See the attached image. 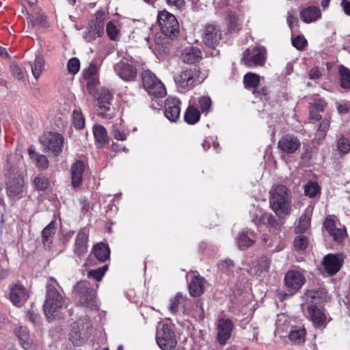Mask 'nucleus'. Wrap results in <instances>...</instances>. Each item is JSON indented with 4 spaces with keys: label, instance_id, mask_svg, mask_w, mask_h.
<instances>
[{
    "label": "nucleus",
    "instance_id": "nucleus-18",
    "mask_svg": "<svg viewBox=\"0 0 350 350\" xmlns=\"http://www.w3.org/2000/svg\"><path fill=\"white\" fill-rule=\"evenodd\" d=\"M180 102L176 98H168L165 103V116L171 122H176L180 117Z\"/></svg>",
    "mask_w": 350,
    "mask_h": 350
},
{
    "label": "nucleus",
    "instance_id": "nucleus-24",
    "mask_svg": "<svg viewBox=\"0 0 350 350\" xmlns=\"http://www.w3.org/2000/svg\"><path fill=\"white\" fill-rule=\"evenodd\" d=\"M28 153L30 159L40 170H45L49 167V161L46 156L36 152L33 146L28 148Z\"/></svg>",
    "mask_w": 350,
    "mask_h": 350
},
{
    "label": "nucleus",
    "instance_id": "nucleus-33",
    "mask_svg": "<svg viewBox=\"0 0 350 350\" xmlns=\"http://www.w3.org/2000/svg\"><path fill=\"white\" fill-rule=\"evenodd\" d=\"M200 118V113L194 106H189L185 114V121L189 124H196Z\"/></svg>",
    "mask_w": 350,
    "mask_h": 350
},
{
    "label": "nucleus",
    "instance_id": "nucleus-59",
    "mask_svg": "<svg viewBox=\"0 0 350 350\" xmlns=\"http://www.w3.org/2000/svg\"><path fill=\"white\" fill-rule=\"evenodd\" d=\"M10 71L12 75L17 79L22 80L23 79V74L21 68L16 64H12L10 66Z\"/></svg>",
    "mask_w": 350,
    "mask_h": 350
},
{
    "label": "nucleus",
    "instance_id": "nucleus-54",
    "mask_svg": "<svg viewBox=\"0 0 350 350\" xmlns=\"http://www.w3.org/2000/svg\"><path fill=\"white\" fill-rule=\"evenodd\" d=\"M329 129V121L328 120H323L319 125V129L317 132V136L319 138L323 139L326 135V132Z\"/></svg>",
    "mask_w": 350,
    "mask_h": 350
},
{
    "label": "nucleus",
    "instance_id": "nucleus-38",
    "mask_svg": "<svg viewBox=\"0 0 350 350\" xmlns=\"http://www.w3.org/2000/svg\"><path fill=\"white\" fill-rule=\"evenodd\" d=\"M260 82L259 75L253 73L247 72L243 77V83L246 88H256Z\"/></svg>",
    "mask_w": 350,
    "mask_h": 350
},
{
    "label": "nucleus",
    "instance_id": "nucleus-3",
    "mask_svg": "<svg viewBox=\"0 0 350 350\" xmlns=\"http://www.w3.org/2000/svg\"><path fill=\"white\" fill-rule=\"evenodd\" d=\"M206 77L198 68H194L183 70L175 77L174 81L179 88L191 90L198 84L201 83Z\"/></svg>",
    "mask_w": 350,
    "mask_h": 350
},
{
    "label": "nucleus",
    "instance_id": "nucleus-49",
    "mask_svg": "<svg viewBox=\"0 0 350 350\" xmlns=\"http://www.w3.org/2000/svg\"><path fill=\"white\" fill-rule=\"evenodd\" d=\"M226 19L230 31H237L241 29L239 20L236 16L233 14H229Z\"/></svg>",
    "mask_w": 350,
    "mask_h": 350
},
{
    "label": "nucleus",
    "instance_id": "nucleus-62",
    "mask_svg": "<svg viewBox=\"0 0 350 350\" xmlns=\"http://www.w3.org/2000/svg\"><path fill=\"white\" fill-rule=\"evenodd\" d=\"M166 3L177 10H180L185 5L184 0H166Z\"/></svg>",
    "mask_w": 350,
    "mask_h": 350
},
{
    "label": "nucleus",
    "instance_id": "nucleus-41",
    "mask_svg": "<svg viewBox=\"0 0 350 350\" xmlns=\"http://www.w3.org/2000/svg\"><path fill=\"white\" fill-rule=\"evenodd\" d=\"M254 241L245 233H241L237 239V244L239 249L245 250L254 244Z\"/></svg>",
    "mask_w": 350,
    "mask_h": 350
},
{
    "label": "nucleus",
    "instance_id": "nucleus-6",
    "mask_svg": "<svg viewBox=\"0 0 350 350\" xmlns=\"http://www.w3.org/2000/svg\"><path fill=\"white\" fill-rule=\"evenodd\" d=\"M142 80L145 90L150 95L161 98L166 95V90L163 84L150 71H143L142 73Z\"/></svg>",
    "mask_w": 350,
    "mask_h": 350
},
{
    "label": "nucleus",
    "instance_id": "nucleus-11",
    "mask_svg": "<svg viewBox=\"0 0 350 350\" xmlns=\"http://www.w3.org/2000/svg\"><path fill=\"white\" fill-rule=\"evenodd\" d=\"M83 79L86 81L87 90L90 94L94 95L99 84L98 67L94 63L83 70Z\"/></svg>",
    "mask_w": 350,
    "mask_h": 350
},
{
    "label": "nucleus",
    "instance_id": "nucleus-57",
    "mask_svg": "<svg viewBox=\"0 0 350 350\" xmlns=\"http://www.w3.org/2000/svg\"><path fill=\"white\" fill-rule=\"evenodd\" d=\"M107 33L111 40H115L117 38L118 30L113 23H108L107 25Z\"/></svg>",
    "mask_w": 350,
    "mask_h": 350
},
{
    "label": "nucleus",
    "instance_id": "nucleus-40",
    "mask_svg": "<svg viewBox=\"0 0 350 350\" xmlns=\"http://www.w3.org/2000/svg\"><path fill=\"white\" fill-rule=\"evenodd\" d=\"M72 124L77 129H81L85 126V118L80 110L75 109L72 113Z\"/></svg>",
    "mask_w": 350,
    "mask_h": 350
},
{
    "label": "nucleus",
    "instance_id": "nucleus-55",
    "mask_svg": "<svg viewBox=\"0 0 350 350\" xmlns=\"http://www.w3.org/2000/svg\"><path fill=\"white\" fill-rule=\"evenodd\" d=\"M264 217H265V221L267 220L268 224L271 227H272L275 229H279L280 228L281 224L278 220V219L273 215L269 214V213H264Z\"/></svg>",
    "mask_w": 350,
    "mask_h": 350
},
{
    "label": "nucleus",
    "instance_id": "nucleus-35",
    "mask_svg": "<svg viewBox=\"0 0 350 350\" xmlns=\"http://www.w3.org/2000/svg\"><path fill=\"white\" fill-rule=\"evenodd\" d=\"M339 73L340 86L344 89H350V70L342 65L339 68Z\"/></svg>",
    "mask_w": 350,
    "mask_h": 350
},
{
    "label": "nucleus",
    "instance_id": "nucleus-60",
    "mask_svg": "<svg viewBox=\"0 0 350 350\" xmlns=\"http://www.w3.org/2000/svg\"><path fill=\"white\" fill-rule=\"evenodd\" d=\"M16 334L20 340H25L29 338L28 329L25 327H21L16 329Z\"/></svg>",
    "mask_w": 350,
    "mask_h": 350
},
{
    "label": "nucleus",
    "instance_id": "nucleus-34",
    "mask_svg": "<svg viewBox=\"0 0 350 350\" xmlns=\"http://www.w3.org/2000/svg\"><path fill=\"white\" fill-rule=\"evenodd\" d=\"M306 213L301 215L299 217L298 224L296 226L295 231L296 233L304 232L310 226V215Z\"/></svg>",
    "mask_w": 350,
    "mask_h": 350
},
{
    "label": "nucleus",
    "instance_id": "nucleus-43",
    "mask_svg": "<svg viewBox=\"0 0 350 350\" xmlns=\"http://www.w3.org/2000/svg\"><path fill=\"white\" fill-rule=\"evenodd\" d=\"M105 18V12L100 10H98L96 12L94 15V18L91 21L90 23L91 25L98 28V29H101L103 31L104 29V21Z\"/></svg>",
    "mask_w": 350,
    "mask_h": 350
},
{
    "label": "nucleus",
    "instance_id": "nucleus-44",
    "mask_svg": "<svg viewBox=\"0 0 350 350\" xmlns=\"http://www.w3.org/2000/svg\"><path fill=\"white\" fill-rule=\"evenodd\" d=\"M198 105L202 113L207 114L211 109L212 101L210 97L203 96L199 98Z\"/></svg>",
    "mask_w": 350,
    "mask_h": 350
},
{
    "label": "nucleus",
    "instance_id": "nucleus-51",
    "mask_svg": "<svg viewBox=\"0 0 350 350\" xmlns=\"http://www.w3.org/2000/svg\"><path fill=\"white\" fill-rule=\"evenodd\" d=\"M218 269L224 273H228L232 271L234 267V264L232 260L230 259H226L221 260L218 265Z\"/></svg>",
    "mask_w": 350,
    "mask_h": 350
},
{
    "label": "nucleus",
    "instance_id": "nucleus-63",
    "mask_svg": "<svg viewBox=\"0 0 350 350\" xmlns=\"http://www.w3.org/2000/svg\"><path fill=\"white\" fill-rule=\"evenodd\" d=\"M324 227L330 233L336 228L335 221L330 217H327L324 221Z\"/></svg>",
    "mask_w": 350,
    "mask_h": 350
},
{
    "label": "nucleus",
    "instance_id": "nucleus-8",
    "mask_svg": "<svg viewBox=\"0 0 350 350\" xmlns=\"http://www.w3.org/2000/svg\"><path fill=\"white\" fill-rule=\"evenodd\" d=\"M77 293L81 304L91 310L98 308L96 292L91 289L87 282H82L77 286Z\"/></svg>",
    "mask_w": 350,
    "mask_h": 350
},
{
    "label": "nucleus",
    "instance_id": "nucleus-10",
    "mask_svg": "<svg viewBox=\"0 0 350 350\" xmlns=\"http://www.w3.org/2000/svg\"><path fill=\"white\" fill-rule=\"evenodd\" d=\"M64 141V137L59 133L49 132L43 135L41 143L46 148L57 155L62 150Z\"/></svg>",
    "mask_w": 350,
    "mask_h": 350
},
{
    "label": "nucleus",
    "instance_id": "nucleus-39",
    "mask_svg": "<svg viewBox=\"0 0 350 350\" xmlns=\"http://www.w3.org/2000/svg\"><path fill=\"white\" fill-rule=\"evenodd\" d=\"M103 33V31L101 29H98V27L94 26L93 25L89 24L88 31L84 35V38L88 42H92L96 39L97 38L100 37L101 34Z\"/></svg>",
    "mask_w": 350,
    "mask_h": 350
},
{
    "label": "nucleus",
    "instance_id": "nucleus-50",
    "mask_svg": "<svg viewBox=\"0 0 350 350\" xmlns=\"http://www.w3.org/2000/svg\"><path fill=\"white\" fill-rule=\"evenodd\" d=\"M337 148L341 154H347L350 150V144L349 140L343 136L340 137L337 142Z\"/></svg>",
    "mask_w": 350,
    "mask_h": 350
},
{
    "label": "nucleus",
    "instance_id": "nucleus-21",
    "mask_svg": "<svg viewBox=\"0 0 350 350\" xmlns=\"http://www.w3.org/2000/svg\"><path fill=\"white\" fill-rule=\"evenodd\" d=\"M308 311L313 323L319 327H324L327 323V317L323 312L315 305H310Z\"/></svg>",
    "mask_w": 350,
    "mask_h": 350
},
{
    "label": "nucleus",
    "instance_id": "nucleus-37",
    "mask_svg": "<svg viewBox=\"0 0 350 350\" xmlns=\"http://www.w3.org/2000/svg\"><path fill=\"white\" fill-rule=\"evenodd\" d=\"M28 23L29 27L31 25V27H33L36 25H40L42 27H46L48 26L46 17L44 15L37 13L35 16L31 15L28 17Z\"/></svg>",
    "mask_w": 350,
    "mask_h": 350
},
{
    "label": "nucleus",
    "instance_id": "nucleus-27",
    "mask_svg": "<svg viewBox=\"0 0 350 350\" xmlns=\"http://www.w3.org/2000/svg\"><path fill=\"white\" fill-rule=\"evenodd\" d=\"M189 293L193 297H199L204 291V279L194 275L189 284Z\"/></svg>",
    "mask_w": 350,
    "mask_h": 350
},
{
    "label": "nucleus",
    "instance_id": "nucleus-5",
    "mask_svg": "<svg viewBox=\"0 0 350 350\" xmlns=\"http://www.w3.org/2000/svg\"><path fill=\"white\" fill-rule=\"evenodd\" d=\"M156 341L162 350L174 349L177 345L175 332L167 324H160L157 327Z\"/></svg>",
    "mask_w": 350,
    "mask_h": 350
},
{
    "label": "nucleus",
    "instance_id": "nucleus-36",
    "mask_svg": "<svg viewBox=\"0 0 350 350\" xmlns=\"http://www.w3.org/2000/svg\"><path fill=\"white\" fill-rule=\"evenodd\" d=\"M31 68V72L36 79H38L41 75L44 66V62L42 57L36 56L33 64H30Z\"/></svg>",
    "mask_w": 350,
    "mask_h": 350
},
{
    "label": "nucleus",
    "instance_id": "nucleus-2",
    "mask_svg": "<svg viewBox=\"0 0 350 350\" xmlns=\"http://www.w3.org/2000/svg\"><path fill=\"white\" fill-rule=\"evenodd\" d=\"M272 210L279 217H285L291 211L290 191L284 185L275 187L271 193L269 200Z\"/></svg>",
    "mask_w": 350,
    "mask_h": 350
},
{
    "label": "nucleus",
    "instance_id": "nucleus-56",
    "mask_svg": "<svg viewBox=\"0 0 350 350\" xmlns=\"http://www.w3.org/2000/svg\"><path fill=\"white\" fill-rule=\"evenodd\" d=\"M250 215L252 217V221L256 226H259L265 222L264 213H261L260 211H250Z\"/></svg>",
    "mask_w": 350,
    "mask_h": 350
},
{
    "label": "nucleus",
    "instance_id": "nucleus-46",
    "mask_svg": "<svg viewBox=\"0 0 350 350\" xmlns=\"http://www.w3.org/2000/svg\"><path fill=\"white\" fill-rule=\"evenodd\" d=\"M107 265H105L103 267L92 269L88 273V278H92L96 281H100L104 276L105 271L107 270Z\"/></svg>",
    "mask_w": 350,
    "mask_h": 350
},
{
    "label": "nucleus",
    "instance_id": "nucleus-20",
    "mask_svg": "<svg viewBox=\"0 0 350 350\" xmlns=\"http://www.w3.org/2000/svg\"><path fill=\"white\" fill-rule=\"evenodd\" d=\"M284 280L286 286L294 290H299L305 282L303 275L297 271H288Z\"/></svg>",
    "mask_w": 350,
    "mask_h": 350
},
{
    "label": "nucleus",
    "instance_id": "nucleus-32",
    "mask_svg": "<svg viewBox=\"0 0 350 350\" xmlns=\"http://www.w3.org/2000/svg\"><path fill=\"white\" fill-rule=\"evenodd\" d=\"M93 133L96 144L98 146H103L108 142L107 133L105 128L101 125H96L93 127Z\"/></svg>",
    "mask_w": 350,
    "mask_h": 350
},
{
    "label": "nucleus",
    "instance_id": "nucleus-61",
    "mask_svg": "<svg viewBox=\"0 0 350 350\" xmlns=\"http://www.w3.org/2000/svg\"><path fill=\"white\" fill-rule=\"evenodd\" d=\"M329 234L334 238V240L340 241L345 234V230L340 228H335L333 231L329 233Z\"/></svg>",
    "mask_w": 350,
    "mask_h": 350
},
{
    "label": "nucleus",
    "instance_id": "nucleus-47",
    "mask_svg": "<svg viewBox=\"0 0 350 350\" xmlns=\"http://www.w3.org/2000/svg\"><path fill=\"white\" fill-rule=\"evenodd\" d=\"M35 187L38 190H45L49 186V181L45 176L39 175L35 177L33 180Z\"/></svg>",
    "mask_w": 350,
    "mask_h": 350
},
{
    "label": "nucleus",
    "instance_id": "nucleus-12",
    "mask_svg": "<svg viewBox=\"0 0 350 350\" xmlns=\"http://www.w3.org/2000/svg\"><path fill=\"white\" fill-rule=\"evenodd\" d=\"M116 73L124 81H133L137 77V69L129 59H124L114 66Z\"/></svg>",
    "mask_w": 350,
    "mask_h": 350
},
{
    "label": "nucleus",
    "instance_id": "nucleus-29",
    "mask_svg": "<svg viewBox=\"0 0 350 350\" xmlns=\"http://www.w3.org/2000/svg\"><path fill=\"white\" fill-rule=\"evenodd\" d=\"M92 252L100 262H105L110 256V250L108 245L103 243H99L94 245L92 248Z\"/></svg>",
    "mask_w": 350,
    "mask_h": 350
},
{
    "label": "nucleus",
    "instance_id": "nucleus-58",
    "mask_svg": "<svg viewBox=\"0 0 350 350\" xmlns=\"http://www.w3.org/2000/svg\"><path fill=\"white\" fill-rule=\"evenodd\" d=\"M28 320L35 326L40 325V317L33 310H29L27 314Z\"/></svg>",
    "mask_w": 350,
    "mask_h": 350
},
{
    "label": "nucleus",
    "instance_id": "nucleus-13",
    "mask_svg": "<svg viewBox=\"0 0 350 350\" xmlns=\"http://www.w3.org/2000/svg\"><path fill=\"white\" fill-rule=\"evenodd\" d=\"M234 325L232 321L228 319H220L217 324V340L218 342L224 345L231 336V333L233 329Z\"/></svg>",
    "mask_w": 350,
    "mask_h": 350
},
{
    "label": "nucleus",
    "instance_id": "nucleus-22",
    "mask_svg": "<svg viewBox=\"0 0 350 350\" xmlns=\"http://www.w3.org/2000/svg\"><path fill=\"white\" fill-rule=\"evenodd\" d=\"M85 170V164L81 161H77L71 167L72 185L73 187H79L83 180V173Z\"/></svg>",
    "mask_w": 350,
    "mask_h": 350
},
{
    "label": "nucleus",
    "instance_id": "nucleus-45",
    "mask_svg": "<svg viewBox=\"0 0 350 350\" xmlns=\"http://www.w3.org/2000/svg\"><path fill=\"white\" fill-rule=\"evenodd\" d=\"M294 247L296 250H304L308 245V241L306 236L298 235L293 241Z\"/></svg>",
    "mask_w": 350,
    "mask_h": 350
},
{
    "label": "nucleus",
    "instance_id": "nucleus-23",
    "mask_svg": "<svg viewBox=\"0 0 350 350\" xmlns=\"http://www.w3.org/2000/svg\"><path fill=\"white\" fill-rule=\"evenodd\" d=\"M300 16L302 21L306 23L317 21L321 17V12L316 6H309L301 10Z\"/></svg>",
    "mask_w": 350,
    "mask_h": 350
},
{
    "label": "nucleus",
    "instance_id": "nucleus-7",
    "mask_svg": "<svg viewBox=\"0 0 350 350\" xmlns=\"http://www.w3.org/2000/svg\"><path fill=\"white\" fill-rule=\"evenodd\" d=\"M267 50L263 46L246 49L243 54L241 62L247 67L262 66L266 62Z\"/></svg>",
    "mask_w": 350,
    "mask_h": 350
},
{
    "label": "nucleus",
    "instance_id": "nucleus-26",
    "mask_svg": "<svg viewBox=\"0 0 350 350\" xmlns=\"http://www.w3.org/2000/svg\"><path fill=\"white\" fill-rule=\"evenodd\" d=\"M182 59L186 64H194L201 59V51L196 47L185 49L182 53Z\"/></svg>",
    "mask_w": 350,
    "mask_h": 350
},
{
    "label": "nucleus",
    "instance_id": "nucleus-25",
    "mask_svg": "<svg viewBox=\"0 0 350 350\" xmlns=\"http://www.w3.org/2000/svg\"><path fill=\"white\" fill-rule=\"evenodd\" d=\"M7 192L10 196H19L23 191L24 180L16 178L9 180L7 183Z\"/></svg>",
    "mask_w": 350,
    "mask_h": 350
},
{
    "label": "nucleus",
    "instance_id": "nucleus-42",
    "mask_svg": "<svg viewBox=\"0 0 350 350\" xmlns=\"http://www.w3.org/2000/svg\"><path fill=\"white\" fill-rule=\"evenodd\" d=\"M320 192V187L315 182H309L304 187V193L310 198L315 197Z\"/></svg>",
    "mask_w": 350,
    "mask_h": 350
},
{
    "label": "nucleus",
    "instance_id": "nucleus-53",
    "mask_svg": "<svg viewBox=\"0 0 350 350\" xmlns=\"http://www.w3.org/2000/svg\"><path fill=\"white\" fill-rule=\"evenodd\" d=\"M292 44L297 49L301 51L307 44V40L303 36H297L292 39Z\"/></svg>",
    "mask_w": 350,
    "mask_h": 350
},
{
    "label": "nucleus",
    "instance_id": "nucleus-14",
    "mask_svg": "<svg viewBox=\"0 0 350 350\" xmlns=\"http://www.w3.org/2000/svg\"><path fill=\"white\" fill-rule=\"evenodd\" d=\"M221 39V32L220 29L214 25H207L205 26L203 42L207 46L215 48Z\"/></svg>",
    "mask_w": 350,
    "mask_h": 350
},
{
    "label": "nucleus",
    "instance_id": "nucleus-15",
    "mask_svg": "<svg viewBox=\"0 0 350 350\" xmlns=\"http://www.w3.org/2000/svg\"><path fill=\"white\" fill-rule=\"evenodd\" d=\"M89 232L85 228H81L77 233L73 247L74 254L78 257L84 256L88 251Z\"/></svg>",
    "mask_w": 350,
    "mask_h": 350
},
{
    "label": "nucleus",
    "instance_id": "nucleus-31",
    "mask_svg": "<svg viewBox=\"0 0 350 350\" xmlns=\"http://www.w3.org/2000/svg\"><path fill=\"white\" fill-rule=\"evenodd\" d=\"M56 232L55 223L51 221L42 232V243L44 246L49 247L53 242V237Z\"/></svg>",
    "mask_w": 350,
    "mask_h": 350
},
{
    "label": "nucleus",
    "instance_id": "nucleus-4",
    "mask_svg": "<svg viewBox=\"0 0 350 350\" xmlns=\"http://www.w3.org/2000/svg\"><path fill=\"white\" fill-rule=\"evenodd\" d=\"M157 21L161 33L167 37H176L179 32V23L175 16L165 10L160 11Z\"/></svg>",
    "mask_w": 350,
    "mask_h": 350
},
{
    "label": "nucleus",
    "instance_id": "nucleus-52",
    "mask_svg": "<svg viewBox=\"0 0 350 350\" xmlns=\"http://www.w3.org/2000/svg\"><path fill=\"white\" fill-rule=\"evenodd\" d=\"M68 70L72 75L77 74L80 68V62L77 57L71 58L67 65Z\"/></svg>",
    "mask_w": 350,
    "mask_h": 350
},
{
    "label": "nucleus",
    "instance_id": "nucleus-16",
    "mask_svg": "<svg viewBox=\"0 0 350 350\" xmlns=\"http://www.w3.org/2000/svg\"><path fill=\"white\" fill-rule=\"evenodd\" d=\"M342 263V255L327 254L323 260L324 269L329 275H333L338 272Z\"/></svg>",
    "mask_w": 350,
    "mask_h": 350
},
{
    "label": "nucleus",
    "instance_id": "nucleus-1",
    "mask_svg": "<svg viewBox=\"0 0 350 350\" xmlns=\"http://www.w3.org/2000/svg\"><path fill=\"white\" fill-rule=\"evenodd\" d=\"M57 287H60L57 280L51 277L46 285V296L43 310L46 319L53 321L57 318L66 307V299Z\"/></svg>",
    "mask_w": 350,
    "mask_h": 350
},
{
    "label": "nucleus",
    "instance_id": "nucleus-64",
    "mask_svg": "<svg viewBox=\"0 0 350 350\" xmlns=\"http://www.w3.org/2000/svg\"><path fill=\"white\" fill-rule=\"evenodd\" d=\"M321 76L322 72L318 67L313 68L309 71V78L310 79H319Z\"/></svg>",
    "mask_w": 350,
    "mask_h": 350
},
{
    "label": "nucleus",
    "instance_id": "nucleus-48",
    "mask_svg": "<svg viewBox=\"0 0 350 350\" xmlns=\"http://www.w3.org/2000/svg\"><path fill=\"white\" fill-rule=\"evenodd\" d=\"M184 300L185 297L183 294L178 293L176 296L170 300V310L172 313H176L178 310L179 305L183 302Z\"/></svg>",
    "mask_w": 350,
    "mask_h": 350
},
{
    "label": "nucleus",
    "instance_id": "nucleus-17",
    "mask_svg": "<svg viewBox=\"0 0 350 350\" xmlns=\"http://www.w3.org/2000/svg\"><path fill=\"white\" fill-rule=\"evenodd\" d=\"M299 139L293 135H286L278 142V148L284 153L293 154L300 147Z\"/></svg>",
    "mask_w": 350,
    "mask_h": 350
},
{
    "label": "nucleus",
    "instance_id": "nucleus-30",
    "mask_svg": "<svg viewBox=\"0 0 350 350\" xmlns=\"http://www.w3.org/2000/svg\"><path fill=\"white\" fill-rule=\"evenodd\" d=\"M83 328L81 329L79 327H73L70 334V340L72 341L73 345L76 346H80L82 345L88 338V334L85 332H81L83 329L84 325H82Z\"/></svg>",
    "mask_w": 350,
    "mask_h": 350
},
{
    "label": "nucleus",
    "instance_id": "nucleus-19",
    "mask_svg": "<svg viewBox=\"0 0 350 350\" xmlns=\"http://www.w3.org/2000/svg\"><path fill=\"white\" fill-rule=\"evenodd\" d=\"M28 299L27 292L21 284L14 285L10 290V300L16 306L21 307Z\"/></svg>",
    "mask_w": 350,
    "mask_h": 350
},
{
    "label": "nucleus",
    "instance_id": "nucleus-28",
    "mask_svg": "<svg viewBox=\"0 0 350 350\" xmlns=\"http://www.w3.org/2000/svg\"><path fill=\"white\" fill-rule=\"evenodd\" d=\"M289 340L295 345L304 343L306 339V329L302 326H293L288 334Z\"/></svg>",
    "mask_w": 350,
    "mask_h": 350
},
{
    "label": "nucleus",
    "instance_id": "nucleus-9",
    "mask_svg": "<svg viewBox=\"0 0 350 350\" xmlns=\"http://www.w3.org/2000/svg\"><path fill=\"white\" fill-rule=\"evenodd\" d=\"M93 96L96 98L98 106L100 109L98 113V116L102 118H110L111 113L109 112L111 111V101L113 98V94L109 90L102 88L98 91L97 96L96 93Z\"/></svg>",
    "mask_w": 350,
    "mask_h": 350
}]
</instances>
